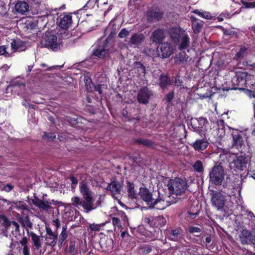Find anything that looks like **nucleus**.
Listing matches in <instances>:
<instances>
[{
    "label": "nucleus",
    "instance_id": "nucleus-1",
    "mask_svg": "<svg viewBox=\"0 0 255 255\" xmlns=\"http://www.w3.org/2000/svg\"><path fill=\"white\" fill-rule=\"evenodd\" d=\"M158 197L155 199L152 197L151 192L146 188H140L139 192L141 199L149 208L163 210L174 203L173 201L170 200L169 196L161 195L160 191L158 192Z\"/></svg>",
    "mask_w": 255,
    "mask_h": 255
},
{
    "label": "nucleus",
    "instance_id": "nucleus-2",
    "mask_svg": "<svg viewBox=\"0 0 255 255\" xmlns=\"http://www.w3.org/2000/svg\"><path fill=\"white\" fill-rule=\"evenodd\" d=\"M80 191L83 199L78 196L73 197L71 198V204L77 208L82 207L86 212L95 209L97 206H95L94 204L93 193L89 190L87 183H80Z\"/></svg>",
    "mask_w": 255,
    "mask_h": 255
},
{
    "label": "nucleus",
    "instance_id": "nucleus-3",
    "mask_svg": "<svg viewBox=\"0 0 255 255\" xmlns=\"http://www.w3.org/2000/svg\"><path fill=\"white\" fill-rule=\"evenodd\" d=\"M168 188L170 192L176 195H182L187 189V184L185 180L180 178L170 180L168 183Z\"/></svg>",
    "mask_w": 255,
    "mask_h": 255
},
{
    "label": "nucleus",
    "instance_id": "nucleus-4",
    "mask_svg": "<svg viewBox=\"0 0 255 255\" xmlns=\"http://www.w3.org/2000/svg\"><path fill=\"white\" fill-rule=\"evenodd\" d=\"M225 171L220 165H214L209 172L210 181L216 185H220L225 179Z\"/></svg>",
    "mask_w": 255,
    "mask_h": 255
},
{
    "label": "nucleus",
    "instance_id": "nucleus-5",
    "mask_svg": "<svg viewBox=\"0 0 255 255\" xmlns=\"http://www.w3.org/2000/svg\"><path fill=\"white\" fill-rule=\"evenodd\" d=\"M112 46L113 43L111 39L107 38L99 46L98 48L94 50L93 55L100 58H104L110 52H112V50H110Z\"/></svg>",
    "mask_w": 255,
    "mask_h": 255
},
{
    "label": "nucleus",
    "instance_id": "nucleus-6",
    "mask_svg": "<svg viewBox=\"0 0 255 255\" xmlns=\"http://www.w3.org/2000/svg\"><path fill=\"white\" fill-rule=\"evenodd\" d=\"M211 195L212 205L218 210H225L226 197L221 193L215 191H212Z\"/></svg>",
    "mask_w": 255,
    "mask_h": 255
},
{
    "label": "nucleus",
    "instance_id": "nucleus-7",
    "mask_svg": "<svg viewBox=\"0 0 255 255\" xmlns=\"http://www.w3.org/2000/svg\"><path fill=\"white\" fill-rule=\"evenodd\" d=\"M247 163L246 157L243 155L237 156L231 162L230 166L231 169L236 171H243L246 168Z\"/></svg>",
    "mask_w": 255,
    "mask_h": 255
},
{
    "label": "nucleus",
    "instance_id": "nucleus-8",
    "mask_svg": "<svg viewBox=\"0 0 255 255\" xmlns=\"http://www.w3.org/2000/svg\"><path fill=\"white\" fill-rule=\"evenodd\" d=\"M207 124V120L202 117L198 119L192 118L190 121V126L194 131L199 133L205 130Z\"/></svg>",
    "mask_w": 255,
    "mask_h": 255
},
{
    "label": "nucleus",
    "instance_id": "nucleus-9",
    "mask_svg": "<svg viewBox=\"0 0 255 255\" xmlns=\"http://www.w3.org/2000/svg\"><path fill=\"white\" fill-rule=\"evenodd\" d=\"M230 128L232 130L231 134L233 138V146L237 149L241 148L244 143L243 139V136L245 135L244 132L237 129Z\"/></svg>",
    "mask_w": 255,
    "mask_h": 255
},
{
    "label": "nucleus",
    "instance_id": "nucleus-10",
    "mask_svg": "<svg viewBox=\"0 0 255 255\" xmlns=\"http://www.w3.org/2000/svg\"><path fill=\"white\" fill-rule=\"evenodd\" d=\"M173 47L170 43L165 42L160 44L157 49V54L159 57L162 58L169 57L173 53Z\"/></svg>",
    "mask_w": 255,
    "mask_h": 255
},
{
    "label": "nucleus",
    "instance_id": "nucleus-11",
    "mask_svg": "<svg viewBox=\"0 0 255 255\" xmlns=\"http://www.w3.org/2000/svg\"><path fill=\"white\" fill-rule=\"evenodd\" d=\"M59 27L62 29L68 28L72 24V16L70 14H62L58 18Z\"/></svg>",
    "mask_w": 255,
    "mask_h": 255
},
{
    "label": "nucleus",
    "instance_id": "nucleus-12",
    "mask_svg": "<svg viewBox=\"0 0 255 255\" xmlns=\"http://www.w3.org/2000/svg\"><path fill=\"white\" fill-rule=\"evenodd\" d=\"M151 92L146 87L140 89L138 93L137 100L139 103L146 104L148 102Z\"/></svg>",
    "mask_w": 255,
    "mask_h": 255
},
{
    "label": "nucleus",
    "instance_id": "nucleus-13",
    "mask_svg": "<svg viewBox=\"0 0 255 255\" xmlns=\"http://www.w3.org/2000/svg\"><path fill=\"white\" fill-rule=\"evenodd\" d=\"M191 60V59L185 52H180L174 57L175 63L181 66H185Z\"/></svg>",
    "mask_w": 255,
    "mask_h": 255
},
{
    "label": "nucleus",
    "instance_id": "nucleus-14",
    "mask_svg": "<svg viewBox=\"0 0 255 255\" xmlns=\"http://www.w3.org/2000/svg\"><path fill=\"white\" fill-rule=\"evenodd\" d=\"M45 46L48 47L53 51H56L60 48V43L57 42V38L55 35H50L45 40Z\"/></svg>",
    "mask_w": 255,
    "mask_h": 255
},
{
    "label": "nucleus",
    "instance_id": "nucleus-15",
    "mask_svg": "<svg viewBox=\"0 0 255 255\" xmlns=\"http://www.w3.org/2000/svg\"><path fill=\"white\" fill-rule=\"evenodd\" d=\"M165 33L162 29H157L154 30L151 36V39L153 43H159L164 39Z\"/></svg>",
    "mask_w": 255,
    "mask_h": 255
},
{
    "label": "nucleus",
    "instance_id": "nucleus-16",
    "mask_svg": "<svg viewBox=\"0 0 255 255\" xmlns=\"http://www.w3.org/2000/svg\"><path fill=\"white\" fill-rule=\"evenodd\" d=\"M10 45L11 47L10 52H12V54L16 51H23L26 49L25 43L19 39L13 40Z\"/></svg>",
    "mask_w": 255,
    "mask_h": 255
},
{
    "label": "nucleus",
    "instance_id": "nucleus-17",
    "mask_svg": "<svg viewBox=\"0 0 255 255\" xmlns=\"http://www.w3.org/2000/svg\"><path fill=\"white\" fill-rule=\"evenodd\" d=\"M168 32L174 42H176L177 40L182 36V34L184 33L183 31H182L181 28L178 26L170 28L168 30Z\"/></svg>",
    "mask_w": 255,
    "mask_h": 255
},
{
    "label": "nucleus",
    "instance_id": "nucleus-18",
    "mask_svg": "<svg viewBox=\"0 0 255 255\" xmlns=\"http://www.w3.org/2000/svg\"><path fill=\"white\" fill-rule=\"evenodd\" d=\"M32 203L35 206L43 210L48 211L51 208L48 200H40L36 197L32 199Z\"/></svg>",
    "mask_w": 255,
    "mask_h": 255
},
{
    "label": "nucleus",
    "instance_id": "nucleus-19",
    "mask_svg": "<svg viewBox=\"0 0 255 255\" xmlns=\"http://www.w3.org/2000/svg\"><path fill=\"white\" fill-rule=\"evenodd\" d=\"M209 145V142L204 139H197L192 144V146L195 150L202 152L205 150Z\"/></svg>",
    "mask_w": 255,
    "mask_h": 255
},
{
    "label": "nucleus",
    "instance_id": "nucleus-20",
    "mask_svg": "<svg viewBox=\"0 0 255 255\" xmlns=\"http://www.w3.org/2000/svg\"><path fill=\"white\" fill-rule=\"evenodd\" d=\"M179 43V49L183 50L187 49L190 43V38L188 35L186 33L182 34V36L177 40Z\"/></svg>",
    "mask_w": 255,
    "mask_h": 255
},
{
    "label": "nucleus",
    "instance_id": "nucleus-21",
    "mask_svg": "<svg viewBox=\"0 0 255 255\" xmlns=\"http://www.w3.org/2000/svg\"><path fill=\"white\" fill-rule=\"evenodd\" d=\"M191 20L192 21V28L194 32L195 33H199L202 29V21L193 16L191 17Z\"/></svg>",
    "mask_w": 255,
    "mask_h": 255
},
{
    "label": "nucleus",
    "instance_id": "nucleus-22",
    "mask_svg": "<svg viewBox=\"0 0 255 255\" xmlns=\"http://www.w3.org/2000/svg\"><path fill=\"white\" fill-rule=\"evenodd\" d=\"M144 39V37L143 34L136 33L131 36L129 42L131 45L138 46L141 44Z\"/></svg>",
    "mask_w": 255,
    "mask_h": 255
},
{
    "label": "nucleus",
    "instance_id": "nucleus-23",
    "mask_svg": "<svg viewBox=\"0 0 255 255\" xmlns=\"http://www.w3.org/2000/svg\"><path fill=\"white\" fill-rule=\"evenodd\" d=\"M107 189L109 190L113 194L116 195L120 194L121 189V185L120 183L117 181H114L108 185Z\"/></svg>",
    "mask_w": 255,
    "mask_h": 255
},
{
    "label": "nucleus",
    "instance_id": "nucleus-24",
    "mask_svg": "<svg viewBox=\"0 0 255 255\" xmlns=\"http://www.w3.org/2000/svg\"><path fill=\"white\" fill-rule=\"evenodd\" d=\"M252 236V231L249 232L247 230H244L240 235L241 240L243 244H249L251 241V238Z\"/></svg>",
    "mask_w": 255,
    "mask_h": 255
},
{
    "label": "nucleus",
    "instance_id": "nucleus-25",
    "mask_svg": "<svg viewBox=\"0 0 255 255\" xmlns=\"http://www.w3.org/2000/svg\"><path fill=\"white\" fill-rule=\"evenodd\" d=\"M134 68L137 72L138 75L141 78H143L145 75V67L139 62L134 63Z\"/></svg>",
    "mask_w": 255,
    "mask_h": 255
},
{
    "label": "nucleus",
    "instance_id": "nucleus-26",
    "mask_svg": "<svg viewBox=\"0 0 255 255\" xmlns=\"http://www.w3.org/2000/svg\"><path fill=\"white\" fill-rule=\"evenodd\" d=\"M15 8L18 12L23 13L28 10L29 5L28 3L25 1H19L15 4Z\"/></svg>",
    "mask_w": 255,
    "mask_h": 255
},
{
    "label": "nucleus",
    "instance_id": "nucleus-27",
    "mask_svg": "<svg viewBox=\"0 0 255 255\" xmlns=\"http://www.w3.org/2000/svg\"><path fill=\"white\" fill-rule=\"evenodd\" d=\"M182 237L181 230L177 229L171 231L170 239L174 241H179Z\"/></svg>",
    "mask_w": 255,
    "mask_h": 255
},
{
    "label": "nucleus",
    "instance_id": "nucleus-28",
    "mask_svg": "<svg viewBox=\"0 0 255 255\" xmlns=\"http://www.w3.org/2000/svg\"><path fill=\"white\" fill-rule=\"evenodd\" d=\"M218 125V135L219 137H222L225 135V130L224 128V122L223 120H218L217 122Z\"/></svg>",
    "mask_w": 255,
    "mask_h": 255
},
{
    "label": "nucleus",
    "instance_id": "nucleus-29",
    "mask_svg": "<svg viewBox=\"0 0 255 255\" xmlns=\"http://www.w3.org/2000/svg\"><path fill=\"white\" fill-rule=\"evenodd\" d=\"M30 236L33 245L35 247L36 249L37 250L39 249L41 247L40 237L33 232L30 233Z\"/></svg>",
    "mask_w": 255,
    "mask_h": 255
},
{
    "label": "nucleus",
    "instance_id": "nucleus-30",
    "mask_svg": "<svg viewBox=\"0 0 255 255\" xmlns=\"http://www.w3.org/2000/svg\"><path fill=\"white\" fill-rule=\"evenodd\" d=\"M193 12L206 19H211L213 17L210 12L195 9L193 11Z\"/></svg>",
    "mask_w": 255,
    "mask_h": 255
},
{
    "label": "nucleus",
    "instance_id": "nucleus-31",
    "mask_svg": "<svg viewBox=\"0 0 255 255\" xmlns=\"http://www.w3.org/2000/svg\"><path fill=\"white\" fill-rule=\"evenodd\" d=\"M160 87L164 88L168 85H171L173 82L171 81L169 78L165 75H161L159 78Z\"/></svg>",
    "mask_w": 255,
    "mask_h": 255
},
{
    "label": "nucleus",
    "instance_id": "nucleus-32",
    "mask_svg": "<svg viewBox=\"0 0 255 255\" xmlns=\"http://www.w3.org/2000/svg\"><path fill=\"white\" fill-rule=\"evenodd\" d=\"M46 244L50 246L54 247L57 242V236L54 234L51 236H46Z\"/></svg>",
    "mask_w": 255,
    "mask_h": 255
},
{
    "label": "nucleus",
    "instance_id": "nucleus-33",
    "mask_svg": "<svg viewBox=\"0 0 255 255\" xmlns=\"http://www.w3.org/2000/svg\"><path fill=\"white\" fill-rule=\"evenodd\" d=\"M127 189L129 196L131 198H135L136 192L134 189V185L132 183L129 181L127 182Z\"/></svg>",
    "mask_w": 255,
    "mask_h": 255
},
{
    "label": "nucleus",
    "instance_id": "nucleus-34",
    "mask_svg": "<svg viewBox=\"0 0 255 255\" xmlns=\"http://www.w3.org/2000/svg\"><path fill=\"white\" fill-rule=\"evenodd\" d=\"M8 47L5 45L0 46V55L4 56L5 57H9L12 56V52L7 50Z\"/></svg>",
    "mask_w": 255,
    "mask_h": 255
},
{
    "label": "nucleus",
    "instance_id": "nucleus-35",
    "mask_svg": "<svg viewBox=\"0 0 255 255\" xmlns=\"http://www.w3.org/2000/svg\"><path fill=\"white\" fill-rule=\"evenodd\" d=\"M247 51V48L245 46L240 47L239 51L235 56V59L236 60L240 59L244 57Z\"/></svg>",
    "mask_w": 255,
    "mask_h": 255
},
{
    "label": "nucleus",
    "instance_id": "nucleus-36",
    "mask_svg": "<svg viewBox=\"0 0 255 255\" xmlns=\"http://www.w3.org/2000/svg\"><path fill=\"white\" fill-rule=\"evenodd\" d=\"M193 168L194 171L199 173L202 172L204 170L203 163L200 160L196 161L193 165Z\"/></svg>",
    "mask_w": 255,
    "mask_h": 255
},
{
    "label": "nucleus",
    "instance_id": "nucleus-37",
    "mask_svg": "<svg viewBox=\"0 0 255 255\" xmlns=\"http://www.w3.org/2000/svg\"><path fill=\"white\" fill-rule=\"evenodd\" d=\"M0 222L6 229H8L11 227V223L3 216L0 217Z\"/></svg>",
    "mask_w": 255,
    "mask_h": 255
},
{
    "label": "nucleus",
    "instance_id": "nucleus-38",
    "mask_svg": "<svg viewBox=\"0 0 255 255\" xmlns=\"http://www.w3.org/2000/svg\"><path fill=\"white\" fill-rule=\"evenodd\" d=\"M14 207H15L17 209H27L26 205L25 203H24L23 202L21 201H17L15 203H14Z\"/></svg>",
    "mask_w": 255,
    "mask_h": 255
},
{
    "label": "nucleus",
    "instance_id": "nucleus-39",
    "mask_svg": "<svg viewBox=\"0 0 255 255\" xmlns=\"http://www.w3.org/2000/svg\"><path fill=\"white\" fill-rule=\"evenodd\" d=\"M235 80L237 81V85L238 86L242 85L246 82V80L243 78V77L242 76L240 77L239 75L235 77L233 81H234Z\"/></svg>",
    "mask_w": 255,
    "mask_h": 255
},
{
    "label": "nucleus",
    "instance_id": "nucleus-40",
    "mask_svg": "<svg viewBox=\"0 0 255 255\" xmlns=\"http://www.w3.org/2000/svg\"><path fill=\"white\" fill-rule=\"evenodd\" d=\"M129 31L127 30L126 28H123L118 34V36L120 38H123L126 37L129 34Z\"/></svg>",
    "mask_w": 255,
    "mask_h": 255
},
{
    "label": "nucleus",
    "instance_id": "nucleus-41",
    "mask_svg": "<svg viewBox=\"0 0 255 255\" xmlns=\"http://www.w3.org/2000/svg\"><path fill=\"white\" fill-rule=\"evenodd\" d=\"M67 237V235L66 232V228L63 227L62 231L60 235V240H61L62 242H63L66 239Z\"/></svg>",
    "mask_w": 255,
    "mask_h": 255
},
{
    "label": "nucleus",
    "instance_id": "nucleus-42",
    "mask_svg": "<svg viewBox=\"0 0 255 255\" xmlns=\"http://www.w3.org/2000/svg\"><path fill=\"white\" fill-rule=\"evenodd\" d=\"M242 4L246 8H255V1H254V2L242 1Z\"/></svg>",
    "mask_w": 255,
    "mask_h": 255
},
{
    "label": "nucleus",
    "instance_id": "nucleus-43",
    "mask_svg": "<svg viewBox=\"0 0 255 255\" xmlns=\"http://www.w3.org/2000/svg\"><path fill=\"white\" fill-rule=\"evenodd\" d=\"M113 224L115 227H117L119 229L121 227L120 221L119 218L114 217L112 218Z\"/></svg>",
    "mask_w": 255,
    "mask_h": 255
},
{
    "label": "nucleus",
    "instance_id": "nucleus-44",
    "mask_svg": "<svg viewBox=\"0 0 255 255\" xmlns=\"http://www.w3.org/2000/svg\"><path fill=\"white\" fill-rule=\"evenodd\" d=\"M118 215L120 216L122 218V219L123 220V221L125 223L128 222V217L125 214V213L122 211H119L118 212Z\"/></svg>",
    "mask_w": 255,
    "mask_h": 255
},
{
    "label": "nucleus",
    "instance_id": "nucleus-45",
    "mask_svg": "<svg viewBox=\"0 0 255 255\" xmlns=\"http://www.w3.org/2000/svg\"><path fill=\"white\" fill-rule=\"evenodd\" d=\"M28 29H33L37 26L36 21H28L26 24Z\"/></svg>",
    "mask_w": 255,
    "mask_h": 255
},
{
    "label": "nucleus",
    "instance_id": "nucleus-46",
    "mask_svg": "<svg viewBox=\"0 0 255 255\" xmlns=\"http://www.w3.org/2000/svg\"><path fill=\"white\" fill-rule=\"evenodd\" d=\"M188 232L190 233H199L200 232V229L197 227L191 226L188 228Z\"/></svg>",
    "mask_w": 255,
    "mask_h": 255
},
{
    "label": "nucleus",
    "instance_id": "nucleus-47",
    "mask_svg": "<svg viewBox=\"0 0 255 255\" xmlns=\"http://www.w3.org/2000/svg\"><path fill=\"white\" fill-rule=\"evenodd\" d=\"M55 136H56L55 134L53 133H46L45 132L43 135V138H47L49 140H53L55 137Z\"/></svg>",
    "mask_w": 255,
    "mask_h": 255
},
{
    "label": "nucleus",
    "instance_id": "nucleus-48",
    "mask_svg": "<svg viewBox=\"0 0 255 255\" xmlns=\"http://www.w3.org/2000/svg\"><path fill=\"white\" fill-rule=\"evenodd\" d=\"M70 180L72 183V188L74 189L78 183V180L76 178L73 176L70 177Z\"/></svg>",
    "mask_w": 255,
    "mask_h": 255
},
{
    "label": "nucleus",
    "instance_id": "nucleus-49",
    "mask_svg": "<svg viewBox=\"0 0 255 255\" xmlns=\"http://www.w3.org/2000/svg\"><path fill=\"white\" fill-rule=\"evenodd\" d=\"M104 86V85H95L94 87V90L96 92H98L100 94H101L102 93V87Z\"/></svg>",
    "mask_w": 255,
    "mask_h": 255
},
{
    "label": "nucleus",
    "instance_id": "nucleus-50",
    "mask_svg": "<svg viewBox=\"0 0 255 255\" xmlns=\"http://www.w3.org/2000/svg\"><path fill=\"white\" fill-rule=\"evenodd\" d=\"M101 226L97 224H92L90 226V228L92 231H99L100 230Z\"/></svg>",
    "mask_w": 255,
    "mask_h": 255
},
{
    "label": "nucleus",
    "instance_id": "nucleus-51",
    "mask_svg": "<svg viewBox=\"0 0 255 255\" xmlns=\"http://www.w3.org/2000/svg\"><path fill=\"white\" fill-rule=\"evenodd\" d=\"M246 93L250 98H255V91L247 90Z\"/></svg>",
    "mask_w": 255,
    "mask_h": 255
},
{
    "label": "nucleus",
    "instance_id": "nucleus-52",
    "mask_svg": "<svg viewBox=\"0 0 255 255\" xmlns=\"http://www.w3.org/2000/svg\"><path fill=\"white\" fill-rule=\"evenodd\" d=\"M16 231L19 230V225L16 222L13 221L11 223V227Z\"/></svg>",
    "mask_w": 255,
    "mask_h": 255
},
{
    "label": "nucleus",
    "instance_id": "nucleus-53",
    "mask_svg": "<svg viewBox=\"0 0 255 255\" xmlns=\"http://www.w3.org/2000/svg\"><path fill=\"white\" fill-rule=\"evenodd\" d=\"M53 224L56 227V230H57L60 226V221L58 219L53 220Z\"/></svg>",
    "mask_w": 255,
    "mask_h": 255
},
{
    "label": "nucleus",
    "instance_id": "nucleus-54",
    "mask_svg": "<svg viewBox=\"0 0 255 255\" xmlns=\"http://www.w3.org/2000/svg\"><path fill=\"white\" fill-rule=\"evenodd\" d=\"M75 251V243L74 242H70L69 247V251L70 253H72Z\"/></svg>",
    "mask_w": 255,
    "mask_h": 255
},
{
    "label": "nucleus",
    "instance_id": "nucleus-55",
    "mask_svg": "<svg viewBox=\"0 0 255 255\" xmlns=\"http://www.w3.org/2000/svg\"><path fill=\"white\" fill-rule=\"evenodd\" d=\"M20 243L23 247H24L25 246H27V238L26 237L22 238V239L20 241Z\"/></svg>",
    "mask_w": 255,
    "mask_h": 255
},
{
    "label": "nucleus",
    "instance_id": "nucleus-56",
    "mask_svg": "<svg viewBox=\"0 0 255 255\" xmlns=\"http://www.w3.org/2000/svg\"><path fill=\"white\" fill-rule=\"evenodd\" d=\"M48 202L49 204V206H50L51 205H58V204H61V202H59L58 201H56L55 200H48Z\"/></svg>",
    "mask_w": 255,
    "mask_h": 255
},
{
    "label": "nucleus",
    "instance_id": "nucleus-57",
    "mask_svg": "<svg viewBox=\"0 0 255 255\" xmlns=\"http://www.w3.org/2000/svg\"><path fill=\"white\" fill-rule=\"evenodd\" d=\"M22 254L23 255H29V251L27 246H25L23 248L22 250Z\"/></svg>",
    "mask_w": 255,
    "mask_h": 255
},
{
    "label": "nucleus",
    "instance_id": "nucleus-58",
    "mask_svg": "<svg viewBox=\"0 0 255 255\" xmlns=\"http://www.w3.org/2000/svg\"><path fill=\"white\" fill-rule=\"evenodd\" d=\"M239 181V183L237 186L234 185V189H236L237 190H238L239 192H240V191L242 188V180H240Z\"/></svg>",
    "mask_w": 255,
    "mask_h": 255
},
{
    "label": "nucleus",
    "instance_id": "nucleus-59",
    "mask_svg": "<svg viewBox=\"0 0 255 255\" xmlns=\"http://www.w3.org/2000/svg\"><path fill=\"white\" fill-rule=\"evenodd\" d=\"M46 236H50V235L51 236L52 235H54V233H53L52 230L49 227H46Z\"/></svg>",
    "mask_w": 255,
    "mask_h": 255
},
{
    "label": "nucleus",
    "instance_id": "nucleus-60",
    "mask_svg": "<svg viewBox=\"0 0 255 255\" xmlns=\"http://www.w3.org/2000/svg\"><path fill=\"white\" fill-rule=\"evenodd\" d=\"M13 189V186L10 184L6 185L4 187V190L6 192H9Z\"/></svg>",
    "mask_w": 255,
    "mask_h": 255
},
{
    "label": "nucleus",
    "instance_id": "nucleus-61",
    "mask_svg": "<svg viewBox=\"0 0 255 255\" xmlns=\"http://www.w3.org/2000/svg\"><path fill=\"white\" fill-rule=\"evenodd\" d=\"M173 97H174L173 93L171 92V93H169L166 96V98H167V101L170 102L173 99Z\"/></svg>",
    "mask_w": 255,
    "mask_h": 255
},
{
    "label": "nucleus",
    "instance_id": "nucleus-62",
    "mask_svg": "<svg viewBox=\"0 0 255 255\" xmlns=\"http://www.w3.org/2000/svg\"><path fill=\"white\" fill-rule=\"evenodd\" d=\"M251 242H252L253 244L255 245V229L252 230V236Z\"/></svg>",
    "mask_w": 255,
    "mask_h": 255
},
{
    "label": "nucleus",
    "instance_id": "nucleus-63",
    "mask_svg": "<svg viewBox=\"0 0 255 255\" xmlns=\"http://www.w3.org/2000/svg\"><path fill=\"white\" fill-rule=\"evenodd\" d=\"M154 17H155L157 19H159V18L161 17L162 14L161 13L159 12H155L154 13Z\"/></svg>",
    "mask_w": 255,
    "mask_h": 255
},
{
    "label": "nucleus",
    "instance_id": "nucleus-64",
    "mask_svg": "<svg viewBox=\"0 0 255 255\" xmlns=\"http://www.w3.org/2000/svg\"><path fill=\"white\" fill-rule=\"evenodd\" d=\"M32 1L35 4L39 5H41V3L43 2V0H32Z\"/></svg>",
    "mask_w": 255,
    "mask_h": 255
}]
</instances>
